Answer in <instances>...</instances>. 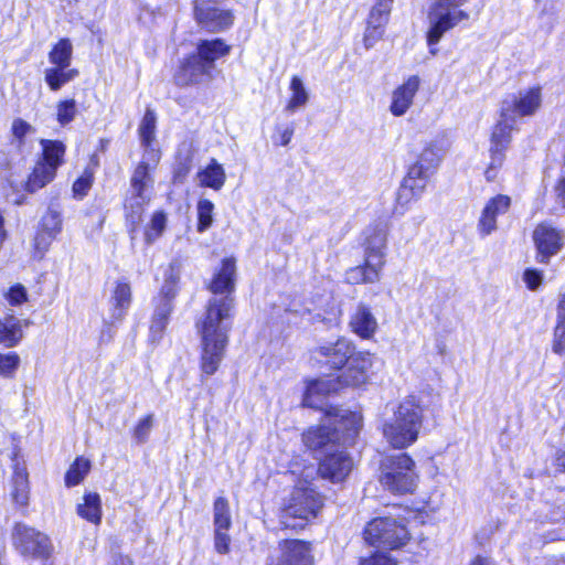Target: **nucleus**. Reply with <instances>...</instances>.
I'll use <instances>...</instances> for the list:
<instances>
[{"label": "nucleus", "mask_w": 565, "mask_h": 565, "mask_svg": "<svg viewBox=\"0 0 565 565\" xmlns=\"http://www.w3.org/2000/svg\"><path fill=\"white\" fill-rule=\"evenodd\" d=\"M73 45L68 39H61L50 51L51 67H71Z\"/></svg>", "instance_id": "nucleus-32"}, {"label": "nucleus", "mask_w": 565, "mask_h": 565, "mask_svg": "<svg viewBox=\"0 0 565 565\" xmlns=\"http://www.w3.org/2000/svg\"><path fill=\"white\" fill-rule=\"evenodd\" d=\"M391 565H395V564L393 563V559H392V558H391Z\"/></svg>", "instance_id": "nucleus-64"}, {"label": "nucleus", "mask_w": 565, "mask_h": 565, "mask_svg": "<svg viewBox=\"0 0 565 565\" xmlns=\"http://www.w3.org/2000/svg\"><path fill=\"white\" fill-rule=\"evenodd\" d=\"M180 281V270L174 264H170L164 271V281L160 292L156 298H164V300L173 302Z\"/></svg>", "instance_id": "nucleus-34"}, {"label": "nucleus", "mask_w": 565, "mask_h": 565, "mask_svg": "<svg viewBox=\"0 0 565 565\" xmlns=\"http://www.w3.org/2000/svg\"><path fill=\"white\" fill-rule=\"evenodd\" d=\"M149 201L147 193H136L127 200L125 209L127 211V218L131 224H138L141 221V215L145 204Z\"/></svg>", "instance_id": "nucleus-38"}, {"label": "nucleus", "mask_w": 565, "mask_h": 565, "mask_svg": "<svg viewBox=\"0 0 565 565\" xmlns=\"http://www.w3.org/2000/svg\"><path fill=\"white\" fill-rule=\"evenodd\" d=\"M153 316L169 320L173 311V302L164 300V298H154Z\"/></svg>", "instance_id": "nucleus-50"}, {"label": "nucleus", "mask_w": 565, "mask_h": 565, "mask_svg": "<svg viewBox=\"0 0 565 565\" xmlns=\"http://www.w3.org/2000/svg\"><path fill=\"white\" fill-rule=\"evenodd\" d=\"M78 74V71L72 67H47L44 70V81L51 90L57 92L74 81Z\"/></svg>", "instance_id": "nucleus-30"}, {"label": "nucleus", "mask_w": 565, "mask_h": 565, "mask_svg": "<svg viewBox=\"0 0 565 565\" xmlns=\"http://www.w3.org/2000/svg\"><path fill=\"white\" fill-rule=\"evenodd\" d=\"M557 565H565V557L557 563Z\"/></svg>", "instance_id": "nucleus-61"}, {"label": "nucleus", "mask_w": 565, "mask_h": 565, "mask_svg": "<svg viewBox=\"0 0 565 565\" xmlns=\"http://www.w3.org/2000/svg\"><path fill=\"white\" fill-rule=\"evenodd\" d=\"M292 136H294V128L292 127L285 128L280 134L279 145L284 146V147L289 145Z\"/></svg>", "instance_id": "nucleus-55"}, {"label": "nucleus", "mask_w": 565, "mask_h": 565, "mask_svg": "<svg viewBox=\"0 0 565 565\" xmlns=\"http://www.w3.org/2000/svg\"><path fill=\"white\" fill-rule=\"evenodd\" d=\"M40 146L42 153L25 182V190L30 193H34L52 182L57 169L64 163L66 147L62 141L41 139Z\"/></svg>", "instance_id": "nucleus-7"}, {"label": "nucleus", "mask_w": 565, "mask_h": 565, "mask_svg": "<svg viewBox=\"0 0 565 565\" xmlns=\"http://www.w3.org/2000/svg\"><path fill=\"white\" fill-rule=\"evenodd\" d=\"M214 530L228 531L232 525L230 504L226 498L218 497L213 505Z\"/></svg>", "instance_id": "nucleus-35"}, {"label": "nucleus", "mask_w": 565, "mask_h": 565, "mask_svg": "<svg viewBox=\"0 0 565 565\" xmlns=\"http://www.w3.org/2000/svg\"><path fill=\"white\" fill-rule=\"evenodd\" d=\"M361 426L360 413L331 406L326 409L322 423L310 427L302 439L311 450L327 454L341 446L353 444Z\"/></svg>", "instance_id": "nucleus-3"}, {"label": "nucleus", "mask_w": 565, "mask_h": 565, "mask_svg": "<svg viewBox=\"0 0 565 565\" xmlns=\"http://www.w3.org/2000/svg\"><path fill=\"white\" fill-rule=\"evenodd\" d=\"M23 337L21 322L12 315L0 318V343L7 348L19 344Z\"/></svg>", "instance_id": "nucleus-28"}, {"label": "nucleus", "mask_w": 565, "mask_h": 565, "mask_svg": "<svg viewBox=\"0 0 565 565\" xmlns=\"http://www.w3.org/2000/svg\"><path fill=\"white\" fill-rule=\"evenodd\" d=\"M523 280L529 289L535 290L542 284L543 274L541 270L527 268L523 274Z\"/></svg>", "instance_id": "nucleus-51"}, {"label": "nucleus", "mask_w": 565, "mask_h": 565, "mask_svg": "<svg viewBox=\"0 0 565 565\" xmlns=\"http://www.w3.org/2000/svg\"><path fill=\"white\" fill-rule=\"evenodd\" d=\"M353 468V460L345 451V446L324 454L319 463V473L323 479L332 482L343 481Z\"/></svg>", "instance_id": "nucleus-16"}, {"label": "nucleus", "mask_w": 565, "mask_h": 565, "mask_svg": "<svg viewBox=\"0 0 565 565\" xmlns=\"http://www.w3.org/2000/svg\"><path fill=\"white\" fill-rule=\"evenodd\" d=\"M386 237L385 230H373L367 235L365 265L351 268L345 275L348 282H373L379 279V273L385 264Z\"/></svg>", "instance_id": "nucleus-8"}, {"label": "nucleus", "mask_w": 565, "mask_h": 565, "mask_svg": "<svg viewBox=\"0 0 565 565\" xmlns=\"http://www.w3.org/2000/svg\"><path fill=\"white\" fill-rule=\"evenodd\" d=\"M12 499L20 505H25L29 500V479L24 467H20L18 462L13 467L12 477Z\"/></svg>", "instance_id": "nucleus-31"}, {"label": "nucleus", "mask_w": 565, "mask_h": 565, "mask_svg": "<svg viewBox=\"0 0 565 565\" xmlns=\"http://www.w3.org/2000/svg\"><path fill=\"white\" fill-rule=\"evenodd\" d=\"M557 321L565 322V292L561 296L557 308Z\"/></svg>", "instance_id": "nucleus-56"}, {"label": "nucleus", "mask_w": 565, "mask_h": 565, "mask_svg": "<svg viewBox=\"0 0 565 565\" xmlns=\"http://www.w3.org/2000/svg\"><path fill=\"white\" fill-rule=\"evenodd\" d=\"M289 89L291 92L290 99L286 106V110L295 113L299 108L306 106L309 100V94L305 87L302 79L298 76H292Z\"/></svg>", "instance_id": "nucleus-33"}, {"label": "nucleus", "mask_w": 565, "mask_h": 565, "mask_svg": "<svg viewBox=\"0 0 565 565\" xmlns=\"http://www.w3.org/2000/svg\"><path fill=\"white\" fill-rule=\"evenodd\" d=\"M7 300L12 306H18L26 301V290L22 285L11 287L7 294Z\"/></svg>", "instance_id": "nucleus-52"}, {"label": "nucleus", "mask_w": 565, "mask_h": 565, "mask_svg": "<svg viewBox=\"0 0 565 565\" xmlns=\"http://www.w3.org/2000/svg\"><path fill=\"white\" fill-rule=\"evenodd\" d=\"M93 184V174L85 171L76 181L73 183V195L76 199H83L87 195Z\"/></svg>", "instance_id": "nucleus-45"}, {"label": "nucleus", "mask_w": 565, "mask_h": 565, "mask_svg": "<svg viewBox=\"0 0 565 565\" xmlns=\"http://www.w3.org/2000/svg\"><path fill=\"white\" fill-rule=\"evenodd\" d=\"M439 161V156L434 148L427 147L422 151L417 161L408 168L407 174L401 183L396 193L394 213L404 214L413 202L422 198Z\"/></svg>", "instance_id": "nucleus-5"}, {"label": "nucleus", "mask_w": 565, "mask_h": 565, "mask_svg": "<svg viewBox=\"0 0 565 565\" xmlns=\"http://www.w3.org/2000/svg\"><path fill=\"white\" fill-rule=\"evenodd\" d=\"M418 484L419 473L413 458L406 452L391 455V494H413Z\"/></svg>", "instance_id": "nucleus-10"}, {"label": "nucleus", "mask_w": 565, "mask_h": 565, "mask_svg": "<svg viewBox=\"0 0 565 565\" xmlns=\"http://www.w3.org/2000/svg\"><path fill=\"white\" fill-rule=\"evenodd\" d=\"M152 169L149 168V162L141 161L131 177V189L136 193H146L148 186L152 182L150 172Z\"/></svg>", "instance_id": "nucleus-40"}, {"label": "nucleus", "mask_w": 565, "mask_h": 565, "mask_svg": "<svg viewBox=\"0 0 565 565\" xmlns=\"http://www.w3.org/2000/svg\"><path fill=\"white\" fill-rule=\"evenodd\" d=\"M511 202V198L505 194H497L488 200L477 224L481 237H487L497 231V218L509 212Z\"/></svg>", "instance_id": "nucleus-18"}, {"label": "nucleus", "mask_w": 565, "mask_h": 565, "mask_svg": "<svg viewBox=\"0 0 565 565\" xmlns=\"http://www.w3.org/2000/svg\"><path fill=\"white\" fill-rule=\"evenodd\" d=\"M542 95L540 87L520 90L508 95L501 103L502 116L518 119L532 116L541 106Z\"/></svg>", "instance_id": "nucleus-14"}, {"label": "nucleus", "mask_w": 565, "mask_h": 565, "mask_svg": "<svg viewBox=\"0 0 565 565\" xmlns=\"http://www.w3.org/2000/svg\"><path fill=\"white\" fill-rule=\"evenodd\" d=\"M319 352L326 362L335 370L347 366L337 376L338 385L329 387L324 380H312L307 383L302 397V406L316 408L320 406L321 395L330 390L344 386H360L365 383L367 370L373 364V355L369 352H354V347L345 339L322 345Z\"/></svg>", "instance_id": "nucleus-2"}, {"label": "nucleus", "mask_w": 565, "mask_h": 565, "mask_svg": "<svg viewBox=\"0 0 565 565\" xmlns=\"http://www.w3.org/2000/svg\"><path fill=\"white\" fill-rule=\"evenodd\" d=\"M41 231L35 237V247L39 249L43 243V248L45 249L49 245V242L45 241V235L51 241L55 237L57 233L61 232L62 228V215L61 212L52 206H50L46 213L41 218Z\"/></svg>", "instance_id": "nucleus-23"}, {"label": "nucleus", "mask_w": 565, "mask_h": 565, "mask_svg": "<svg viewBox=\"0 0 565 565\" xmlns=\"http://www.w3.org/2000/svg\"><path fill=\"white\" fill-rule=\"evenodd\" d=\"M418 88L419 78L415 75L409 76L403 85L398 86L392 95L391 114L395 116L404 115L413 104Z\"/></svg>", "instance_id": "nucleus-21"}, {"label": "nucleus", "mask_w": 565, "mask_h": 565, "mask_svg": "<svg viewBox=\"0 0 565 565\" xmlns=\"http://www.w3.org/2000/svg\"><path fill=\"white\" fill-rule=\"evenodd\" d=\"M76 512L82 519L98 525L102 521V501L99 494L96 492L85 493L83 503L77 504Z\"/></svg>", "instance_id": "nucleus-29"}, {"label": "nucleus", "mask_w": 565, "mask_h": 565, "mask_svg": "<svg viewBox=\"0 0 565 565\" xmlns=\"http://www.w3.org/2000/svg\"><path fill=\"white\" fill-rule=\"evenodd\" d=\"M536 260L547 264L551 257L559 253L564 245L563 233L550 223H541L533 231Z\"/></svg>", "instance_id": "nucleus-15"}, {"label": "nucleus", "mask_w": 565, "mask_h": 565, "mask_svg": "<svg viewBox=\"0 0 565 565\" xmlns=\"http://www.w3.org/2000/svg\"><path fill=\"white\" fill-rule=\"evenodd\" d=\"M201 61L202 60L195 54H191L183 58L174 74L175 84L180 87H185L200 84L205 78H210L211 70Z\"/></svg>", "instance_id": "nucleus-19"}, {"label": "nucleus", "mask_w": 565, "mask_h": 565, "mask_svg": "<svg viewBox=\"0 0 565 565\" xmlns=\"http://www.w3.org/2000/svg\"><path fill=\"white\" fill-rule=\"evenodd\" d=\"M143 147L142 160L149 162V168L154 169L158 162L160 161L161 154L159 149L154 148L152 143L150 145H141Z\"/></svg>", "instance_id": "nucleus-53"}, {"label": "nucleus", "mask_w": 565, "mask_h": 565, "mask_svg": "<svg viewBox=\"0 0 565 565\" xmlns=\"http://www.w3.org/2000/svg\"><path fill=\"white\" fill-rule=\"evenodd\" d=\"M230 51L231 46L222 39L200 40L196 45V53L194 54L199 56L202 60L201 62L212 72L215 61L226 56Z\"/></svg>", "instance_id": "nucleus-22"}, {"label": "nucleus", "mask_w": 565, "mask_h": 565, "mask_svg": "<svg viewBox=\"0 0 565 565\" xmlns=\"http://www.w3.org/2000/svg\"><path fill=\"white\" fill-rule=\"evenodd\" d=\"M516 124L518 121L513 118L502 116V109H500V119L493 127L491 135V160L486 170V178L488 181H492L495 178L497 170L502 166L504 161V151L511 141L512 132L516 129Z\"/></svg>", "instance_id": "nucleus-12"}, {"label": "nucleus", "mask_w": 565, "mask_h": 565, "mask_svg": "<svg viewBox=\"0 0 565 565\" xmlns=\"http://www.w3.org/2000/svg\"><path fill=\"white\" fill-rule=\"evenodd\" d=\"M153 414H148L138 420L132 430V437L137 444L142 445L148 441L153 427Z\"/></svg>", "instance_id": "nucleus-43"}, {"label": "nucleus", "mask_w": 565, "mask_h": 565, "mask_svg": "<svg viewBox=\"0 0 565 565\" xmlns=\"http://www.w3.org/2000/svg\"><path fill=\"white\" fill-rule=\"evenodd\" d=\"M32 130V126L21 118H17L12 122L11 131L19 146L23 145L25 136Z\"/></svg>", "instance_id": "nucleus-47"}, {"label": "nucleus", "mask_w": 565, "mask_h": 565, "mask_svg": "<svg viewBox=\"0 0 565 565\" xmlns=\"http://www.w3.org/2000/svg\"><path fill=\"white\" fill-rule=\"evenodd\" d=\"M388 23V0H379L372 8L367 21V28L364 35L366 47L373 46L375 41L385 32L386 24Z\"/></svg>", "instance_id": "nucleus-20"}, {"label": "nucleus", "mask_w": 565, "mask_h": 565, "mask_svg": "<svg viewBox=\"0 0 565 565\" xmlns=\"http://www.w3.org/2000/svg\"><path fill=\"white\" fill-rule=\"evenodd\" d=\"M167 217L161 211L156 212L150 221L149 228L146 231V241L148 244L153 243L158 237L161 236L166 228Z\"/></svg>", "instance_id": "nucleus-44"}, {"label": "nucleus", "mask_w": 565, "mask_h": 565, "mask_svg": "<svg viewBox=\"0 0 565 565\" xmlns=\"http://www.w3.org/2000/svg\"><path fill=\"white\" fill-rule=\"evenodd\" d=\"M235 271L233 258L222 260L221 268L209 285L213 297L209 299L205 312L196 322L202 345L201 369L206 375L217 371L228 343L234 309V299L230 294L234 291Z\"/></svg>", "instance_id": "nucleus-1"}, {"label": "nucleus", "mask_w": 565, "mask_h": 565, "mask_svg": "<svg viewBox=\"0 0 565 565\" xmlns=\"http://www.w3.org/2000/svg\"><path fill=\"white\" fill-rule=\"evenodd\" d=\"M198 213V225L196 230L199 233L207 231L214 221V204L207 199H200L196 204Z\"/></svg>", "instance_id": "nucleus-39"}, {"label": "nucleus", "mask_w": 565, "mask_h": 565, "mask_svg": "<svg viewBox=\"0 0 565 565\" xmlns=\"http://www.w3.org/2000/svg\"><path fill=\"white\" fill-rule=\"evenodd\" d=\"M194 17L209 32H220L233 24L232 12L221 8L220 0H195Z\"/></svg>", "instance_id": "nucleus-13"}, {"label": "nucleus", "mask_w": 565, "mask_h": 565, "mask_svg": "<svg viewBox=\"0 0 565 565\" xmlns=\"http://www.w3.org/2000/svg\"><path fill=\"white\" fill-rule=\"evenodd\" d=\"M89 469L90 461L83 457H77L75 461L71 465L70 469L66 471V487L71 488L81 483L85 476L88 473Z\"/></svg>", "instance_id": "nucleus-37"}, {"label": "nucleus", "mask_w": 565, "mask_h": 565, "mask_svg": "<svg viewBox=\"0 0 565 565\" xmlns=\"http://www.w3.org/2000/svg\"><path fill=\"white\" fill-rule=\"evenodd\" d=\"M12 542L15 550L24 557L47 559L52 553L49 536L22 523L14 525Z\"/></svg>", "instance_id": "nucleus-9"}, {"label": "nucleus", "mask_w": 565, "mask_h": 565, "mask_svg": "<svg viewBox=\"0 0 565 565\" xmlns=\"http://www.w3.org/2000/svg\"><path fill=\"white\" fill-rule=\"evenodd\" d=\"M361 565H388L387 551L376 550L369 558L362 559Z\"/></svg>", "instance_id": "nucleus-54"}, {"label": "nucleus", "mask_w": 565, "mask_h": 565, "mask_svg": "<svg viewBox=\"0 0 565 565\" xmlns=\"http://www.w3.org/2000/svg\"><path fill=\"white\" fill-rule=\"evenodd\" d=\"M425 508H429L431 511L438 510V505L430 507L429 501L416 502L412 507L405 508L398 503L391 502V550L406 545L409 541L407 523L416 519L418 513Z\"/></svg>", "instance_id": "nucleus-11"}, {"label": "nucleus", "mask_w": 565, "mask_h": 565, "mask_svg": "<svg viewBox=\"0 0 565 565\" xmlns=\"http://www.w3.org/2000/svg\"><path fill=\"white\" fill-rule=\"evenodd\" d=\"M323 507V498L312 481L300 479L280 508L279 522L285 529H303L317 518Z\"/></svg>", "instance_id": "nucleus-4"}, {"label": "nucleus", "mask_w": 565, "mask_h": 565, "mask_svg": "<svg viewBox=\"0 0 565 565\" xmlns=\"http://www.w3.org/2000/svg\"><path fill=\"white\" fill-rule=\"evenodd\" d=\"M231 537L225 530H214V547L218 554L230 552Z\"/></svg>", "instance_id": "nucleus-48"}, {"label": "nucleus", "mask_w": 565, "mask_h": 565, "mask_svg": "<svg viewBox=\"0 0 565 565\" xmlns=\"http://www.w3.org/2000/svg\"><path fill=\"white\" fill-rule=\"evenodd\" d=\"M350 327L362 339H369L374 334L377 322L366 306L359 305L351 317Z\"/></svg>", "instance_id": "nucleus-24"}, {"label": "nucleus", "mask_w": 565, "mask_h": 565, "mask_svg": "<svg viewBox=\"0 0 565 565\" xmlns=\"http://www.w3.org/2000/svg\"><path fill=\"white\" fill-rule=\"evenodd\" d=\"M383 434L384 436L387 434L386 426L383 427Z\"/></svg>", "instance_id": "nucleus-62"}, {"label": "nucleus", "mask_w": 565, "mask_h": 565, "mask_svg": "<svg viewBox=\"0 0 565 565\" xmlns=\"http://www.w3.org/2000/svg\"><path fill=\"white\" fill-rule=\"evenodd\" d=\"M381 479H382V482H387L388 473L387 472H382Z\"/></svg>", "instance_id": "nucleus-60"}, {"label": "nucleus", "mask_w": 565, "mask_h": 565, "mask_svg": "<svg viewBox=\"0 0 565 565\" xmlns=\"http://www.w3.org/2000/svg\"><path fill=\"white\" fill-rule=\"evenodd\" d=\"M439 352L443 354L444 353V345L443 347H439Z\"/></svg>", "instance_id": "nucleus-63"}, {"label": "nucleus", "mask_w": 565, "mask_h": 565, "mask_svg": "<svg viewBox=\"0 0 565 565\" xmlns=\"http://www.w3.org/2000/svg\"><path fill=\"white\" fill-rule=\"evenodd\" d=\"M364 540L369 545L386 551L388 520L386 518H376L369 522L364 530Z\"/></svg>", "instance_id": "nucleus-27"}, {"label": "nucleus", "mask_w": 565, "mask_h": 565, "mask_svg": "<svg viewBox=\"0 0 565 565\" xmlns=\"http://www.w3.org/2000/svg\"><path fill=\"white\" fill-rule=\"evenodd\" d=\"M279 556L270 558L268 565H313L309 543L300 540H284L279 543Z\"/></svg>", "instance_id": "nucleus-17"}, {"label": "nucleus", "mask_w": 565, "mask_h": 565, "mask_svg": "<svg viewBox=\"0 0 565 565\" xmlns=\"http://www.w3.org/2000/svg\"><path fill=\"white\" fill-rule=\"evenodd\" d=\"M425 407L417 395L399 402L391 422V448L406 449L414 445L424 423Z\"/></svg>", "instance_id": "nucleus-6"}, {"label": "nucleus", "mask_w": 565, "mask_h": 565, "mask_svg": "<svg viewBox=\"0 0 565 565\" xmlns=\"http://www.w3.org/2000/svg\"><path fill=\"white\" fill-rule=\"evenodd\" d=\"M169 323V320L167 319H163V318H159V317H156L152 315V318H151V323H150V328H149V332H150V341L151 342H159L162 337H163V332L167 328Z\"/></svg>", "instance_id": "nucleus-46"}, {"label": "nucleus", "mask_w": 565, "mask_h": 565, "mask_svg": "<svg viewBox=\"0 0 565 565\" xmlns=\"http://www.w3.org/2000/svg\"><path fill=\"white\" fill-rule=\"evenodd\" d=\"M556 461L557 466L564 468L565 470V449L557 455Z\"/></svg>", "instance_id": "nucleus-59"}, {"label": "nucleus", "mask_w": 565, "mask_h": 565, "mask_svg": "<svg viewBox=\"0 0 565 565\" xmlns=\"http://www.w3.org/2000/svg\"><path fill=\"white\" fill-rule=\"evenodd\" d=\"M156 127L157 115L153 109L147 108L138 128L141 145H150L153 142Z\"/></svg>", "instance_id": "nucleus-36"}, {"label": "nucleus", "mask_w": 565, "mask_h": 565, "mask_svg": "<svg viewBox=\"0 0 565 565\" xmlns=\"http://www.w3.org/2000/svg\"><path fill=\"white\" fill-rule=\"evenodd\" d=\"M131 287L127 279L122 278L116 281L110 302L113 306L111 318L121 320L131 305Z\"/></svg>", "instance_id": "nucleus-25"}, {"label": "nucleus", "mask_w": 565, "mask_h": 565, "mask_svg": "<svg viewBox=\"0 0 565 565\" xmlns=\"http://www.w3.org/2000/svg\"><path fill=\"white\" fill-rule=\"evenodd\" d=\"M114 565H132V561L128 556L119 555L116 557Z\"/></svg>", "instance_id": "nucleus-58"}, {"label": "nucleus", "mask_w": 565, "mask_h": 565, "mask_svg": "<svg viewBox=\"0 0 565 565\" xmlns=\"http://www.w3.org/2000/svg\"><path fill=\"white\" fill-rule=\"evenodd\" d=\"M470 565H493V563L490 558L478 555L472 559Z\"/></svg>", "instance_id": "nucleus-57"}, {"label": "nucleus", "mask_w": 565, "mask_h": 565, "mask_svg": "<svg viewBox=\"0 0 565 565\" xmlns=\"http://www.w3.org/2000/svg\"><path fill=\"white\" fill-rule=\"evenodd\" d=\"M553 351L557 354L565 353V322L557 321L554 330Z\"/></svg>", "instance_id": "nucleus-49"}, {"label": "nucleus", "mask_w": 565, "mask_h": 565, "mask_svg": "<svg viewBox=\"0 0 565 565\" xmlns=\"http://www.w3.org/2000/svg\"><path fill=\"white\" fill-rule=\"evenodd\" d=\"M77 115V105L75 99H63L56 104V120L65 127L71 124Z\"/></svg>", "instance_id": "nucleus-41"}, {"label": "nucleus", "mask_w": 565, "mask_h": 565, "mask_svg": "<svg viewBox=\"0 0 565 565\" xmlns=\"http://www.w3.org/2000/svg\"><path fill=\"white\" fill-rule=\"evenodd\" d=\"M199 184L204 188H210L218 191L223 188L226 174L223 166L216 159H211L210 162L198 171Z\"/></svg>", "instance_id": "nucleus-26"}, {"label": "nucleus", "mask_w": 565, "mask_h": 565, "mask_svg": "<svg viewBox=\"0 0 565 565\" xmlns=\"http://www.w3.org/2000/svg\"><path fill=\"white\" fill-rule=\"evenodd\" d=\"M20 365V356L15 352L0 353V376L11 379Z\"/></svg>", "instance_id": "nucleus-42"}]
</instances>
